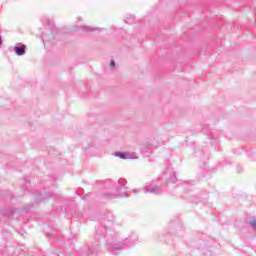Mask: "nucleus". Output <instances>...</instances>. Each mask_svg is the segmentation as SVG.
<instances>
[{
	"instance_id": "5",
	"label": "nucleus",
	"mask_w": 256,
	"mask_h": 256,
	"mask_svg": "<svg viewBox=\"0 0 256 256\" xmlns=\"http://www.w3.org/2000/svg\"><path fill=\"white\" fill-rule=\"evenodd\" d=\"M249 225L252 226L254 229H256V220H255V218L250 219Z\"/></svg>"
},
{
	"instance_id": "3",
	"label": "nucleus",
	"mask_w": 256,
	"mask_h": 256,
	"mask_svg": "<svg viewBox=\"0 0 256 256\" xmlns=\"http://www.w3.org/2000/svg\"><path fill=\"white\" fill-rule=\"evenodd\" d=\"M14 51L16 55H19V56L23 55L25 53V45L14 47Z\"/></svg>"
},
{
	"instance_id": "1",
	"label": "nucleus",
	"mask_w": 256,
	"mask_h": 256,
	"mask_svg": "<svg viewBox=\"0 0 256 256\" xmlns=\"http://www.w3.org/2000/svg\"><path fill=\"white\" fill-rule=\"evenodd\" d=\"M115 156L120 159H137V156L131 153L116 152Z\"/></svg>"
},
{
	"instance_id": "4",
	"label": "nucleus",
	"mask_w": 256,
	"mask_h": 256,
	"mask_svg": "<svg viewBox=\"0 0 256 256\" xmlns=\"http://www.w3.org/2000/svg\"><path fill=\"white\" fill-rule=\"evenodd\" d=\"M80 29L85 33H93V31H97V28H93L91 26H81Z\"/></svg>"
},
{
	"instance_id": "2",
	"label": "nucleus",
	"mask_w": 256,
	"mask_h": 256,
	"mask_svg": "<svg viewBox=\"0 0 256 256\" xmlns=\"http://www.w3.org/2000/svg\"><path fill=\"white\" fill-rule=\"evenodd\" d=\"M145 193H154V195H159L161 193V190H159V187L154 186L152 188L146 187Z\"/></svg>"
},
{
	"instance_id": "6",
	"label": "nucleus",
	"mask_w": 256,
	"mask_h": 256,
	"mask_svg": "<svg viewBox=\"0 0 256 256\" xmlns=\"http://www.w3.org/2000/svg\"><path fill=\"white\" fill-rule=\"evenodd\" d=\"M110 69H115V60H111Z\"/></svg>"
},
{
	"instance_id": "7",
	"label": "nucleus",
	"mask_w": 256,
	"mask_h": 256,
	"mask_svg": "<svg viewBox=\"0 0 256 256\" xmlns=\"http://www.w3.org/2000/svg\"><path fill=\"white\" fill-rule=\"evenodd\" d=\"M0 45H3V41L1 40V36H0Z\"/></svg>"
}]
</instances>
